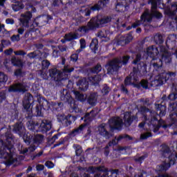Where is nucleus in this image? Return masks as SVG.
<instances>
[{
    "instance_id": "obj_1",
    "label": "nucleus",
    "mask_w": 177,
    "mask_h": 177,
    "mask_svg": "<svg viewBox=\"0 0 177 177\" xmlns=\"http://www.w3.org/2000/svg\"><path fill=\"white\" fill-rule=\"evenodd\" d=\"M159 50L160 52L157 47L151 46L147 48L145 53L146 55L152 58L151 63L153 67V75H156L153 82L155 86L163 85V84H165L169 80V77H175L176 75L175 73H165V71L162 68V62H165V63L171 62V54L163 46H160Z\"/></svg>"
},
{
    "instance_id": "obj_2",
    "label": "nucleus",
    "mask_w": 177,
    "mask_h": 177,
    "mask_svg": "<svg viewBox=\"0 0 177 177\" xmlns=\"http://www.w3.org/2000/svg\"><path fill=\"white\" fill-rule=\"evenodd\" d=\"M6 141H0V158L4 160L6 165H10L13 164L16 160H15V155L13 151V136L9 131L6 133Z\"/></svg>"
},
{
    "instance_id": "obj_3",
    "label": "nucleus",
    "mask_w": 177,
    "mask_h": 177,
    "mask_svg": "<svg viewBox=\"0 0 177 177\" xmlns=\"http://www.w3.org/2000/svg\"><path fill=\"white\" fill-rule=\"evenodd\" d=\"M141 113H146V115H144L145 122H141L139 124L140 128H143V127H146L147 131L151 132H154L155 133L158 132L160 129V121L157 119L158 117V114L156 112H150L149 109L145 106L141 107L140 109ZM149 127V128H147Z\"/></svg>"
},
{
    "instance_id": "obj_4",
    "label": "nucleus",
    "mask_w": 177,
    "mask_h": 177,
    "mask_svg": "<svg viewBox=\"0 0 177 177\" xmlns=\"http://www.w3.org/2000/svg\"><path fill=\"white\" fill-rule=\"evenodd\" d=\"M13 131L22 137L25 143H28V145L31 143V140H34L35 143H41V142L44 140V136L41 134H36L33 137L28 133H26V129H24V127H23L22 122L15 124L13 128Z\"/></svg>"
},
{
    "instance_id": "obj_5",
    "label": "nucleus",
    "mask_w": 177,
    "mask_h": 177,
    "mask_svg": "<svg viewBox=\"0 0 177 177\" xmlns=\"http://www.w3.org/2000/svg\"><path fill=\"white\" fill-rule=\"evenodd\" d=\"M110 21H111V18L98 15L91 19L88 23L87 26L79 28L78 31H80V32H88L89 30H93V28H97V27H104L105 24L110 23Z\"/></svg>"
},
{
    "instance_id": "obj_6",
    "label": "nucleus",
    "mask_w": 177,
    "mask_h": 177,
    "mask_svg": "<svg viewBox=\"0 0 177 177\" xmlns=\"http://www.w3.org/2000/svg\"><path fill=\"white\" fill-rule=\"evenodd\" d=\"M162 1V0H149V3L151 4V12L149 10H145L141 16V21H151L153 16L157 19H161L162 15L157 11V6L160 5Z\"/></svg>"
},
{
    "instance_id": "obj_7",
    "label": "nucleus",
    "mask_w": 177,
    "mask_h": 177,
    "mask_svg": "<svg viewBox=\"0 0 177 177\" xmlns=\"http://www.w3.org/2000/svg\"><path fill=\"white\" fill-rule=\"evenodd\" d=\"M129 56H123L122 58H115L111 61L108 64L105 66L108 74H113L114 71H117L118 68H121L123 66H125L129 62Z\"/></svg>"
},
{
    "instance_id": "obj_8",
    "label": "nucleus",
    "mask_w": 177,
    "mask_h": 177,
    "mask_svg": "<svg viewBox=\"0 0 177 177\" xmlns=\"http://www.w3.org/2000/svg\"><path fill=\"white\" fill-rule=\"evenodd\" d=\"M73 70L74 68L70 69L67 66H65L62 72L57 71V68H53L49 71V75L53 78L54 81H62V80H67L70 73Z\"/></svg>"
},
{
    "instance_id": "obj_9",
    "label": "nucleus",
    "mask_w": 177,
    "mask_h": 177,
    "mask_svg": "<svg viewBox=\"0 0 177 177\" xmlns=\"http://www.w3.org/2000/svg\"><path fill=\"white\" fill-rule=\"evenodd\" d=\"M101 80L102 76L100 75H96L95 77H89L88 80L86 78L80 79L77 83V85L81 91H86V89H88L89 82L93 84V85H96V84H99Z\"/></svg>"
},
{
    "instance_id": "obj_10",
    "label": "nucleus",
    "mask_w": 177,
    "mask_h": 177,
    "mask_svg": "<svg viewBox=\"0 0 177 177\" xmlns=\"http://www.w3.org/2000/svg\"><path fill=\"white\" fill-rule=\"evenodd\" d=\"M28 129L30 131H35V132H47L52 128V123L49 120H43L40 124L31 123L28 125Z\"/></svg>"
},
{
    "instance_id": "obj_11",
    "label": "nucleus",
    "mask_w": 177,
    "mask_h": 177,
    "mask_svg": "<svg viewBox=\"0 0 177 177\" xmlns=\"http://www.w3.org/2000/svg\"><path fill=\"white\" fill-rule=\"evenodd\" d=\"M97 114V110H93L91 111L89 113H86V115L84 116V122L86 124H81L77 129H75L72 132V135L75 136V135H79V133H82V131L84 129H85V127H86V124L88 122H91L93 118H95V116Z\"/></svg>"
},
{
    "instance_id": "obj_12",
    "label": "nucleus",
    "mask_w": 177,
    "mask_h": 177,
    "mask_svg": "<svg viewBox=\"0 0 177 177\" xmlns=\"http://www.w3.org/2000/svg\"><path fill=\"white\" fill-rule=\"evenodd\" d=\"M167 48H171L172 50L171 54L175 55L177 59V35H170L166 41Z\"/></svg>"
},
{
    "instance_id": "obj_13",
    "label": "nucleus",
    "mask_w": 177,
    "mask_h": 177,
    "mask_svg": "<svg viewBox=\"0 0 177 177\" xmlns=\"http://www.w3.org/2000/svg\"><path fill=\"white\" fill-rule=\"evenodd\" d=\"M30 100H32V95L28 93H26L23 101V106L28 117L32 116V106L30 103Z\"/></svg>"
},
{
    "instance_id": "obj_14",
    "label": "nucleus",
    "mask_w": 177,
    "mask_h": 177,
    "mask_svg": "<svg viewBox=\"0 0 177 177\" xmlns=\"http://www.w3.org/2000/svg\"><path fill=\"white\" fill-rule=\"evenodd\" d=\"M32 17V14H31V12L30 11L21 14V17L19 18L20 26H21V27H24L25 28H28V27L31 26L30 22L31 21Z\"/></svg>"
},
{
    "instance_id": "obj_15",
    "label": "nucleus",
    "mask_w": 177,
    "mask_h": 177,
    "mask_svg": "<svg viewBox=\"0 0 177 177\" xmlns=\"http://www.w3.org/2000/svg\"><path fill=\"white\" fill-rule=\"evenodd\" d=\"M123 124L122 119L118 117L113 118L109 120V126L111 129H121Z\"/></svg>"
},
{
    "instance_id": "obj_16",
    "label": "nucleus",
    "mask_w": 177,
    "mask_h": 177,
    "mask_svg": "<svg viewBox=\"0 0 177 177\" xmlns=\"http://www.w3.org/2000/svg\"><path fill=\"white\" fill-rule=\"evenodd\" d=\"M27 86L24 83H17L10 86L8 92H26Z\"/></svg>"
},
{
    "instance_id": "obj_17",
    "label": "nucleus",
    "mask_w": 177,
    "mask_h": 177,
    "mask_svg": "<svg viewBox=\"0 0 177 177\" xmlns=\"http://www.w3.org/2000/svg\"><path fill=\"white\" fill-rule=\"evenodd\" d=\"M102 6H104V1H100L94 6H87L84 10V16H89L91 12L99 10Z\"/></svg>"
},
{
    "instance_id": "obj_18",
    "label": "nucleus",
    "mask_w": 177,
    "mask_h": 177,
    "mask_svg": "<svg viewBox=\"0 0 177 177\" xmlns=\"http://www.w3.org/2000/svg\"><path fill=\"white\" fill-rule=\"evenodd\" d=\"M138 75V70L136 68H133V73L130 74V77H127L124 80L125 85H131V82L132 80L133 82H138V78H136L135 76Z\"/></svg>"
},
{
    "instance_id": "obj_19",
    "label": "nucleus",
    "mask_w": 177,
    "mask_h": 177,
    "mask_svg": "<svg viewBox=\"0 0 177 177\" xmlns=\"http://www.w3.org/2000/svg\"><path fill=\"white\" fill-rule=\"evenodd\" d=\"M12 8L14 12H19L21 9H24V4L23 0H14V3L12 4Z\"/></svg>"
},
{
    "instance_id": "obj_20",
    "label": "nucleus",
    "mask_w": 177,
    "mask_h": 177,
    "mask_svg": "<svg viewBox=\"0 0 177 177\" xmlns=\"http://www.w3.org/2000/svg\"><path fill=\"white\" fill-rule=\"evenodd\" d=\"M98 131L100 134L102 136H104V138L106 139H109L112 136L111 133H108L106 130V124H101L100 127H98Z\"/></svg>"
},
{
    "instance_id": "obj_21",
    "label": "nucleus",
    "mask_w": 177,
    "mask_h": 177,
    "mask_svg": "<svg viewBox=\"0 0 177 177\" xmlns=\"http://www.w3.org/2000/svg\"><path fill=\"white\" fill-rule=\"evenodd\" d=\"M176 10H177V2H174L171 4V6L170 8H167L165 10V12L166 15H168L169 16H174Z\"/></svg>"
},
{
    "instance_id": "obj_22",
    "label": "nucleus",
    "mask_w": 177,
    "mask_h": 177,
    "mask_svg": "<svg viewBox=\"0 0 177 177\" xmlns=\"http://www.w3.org/2000/svg\"><path fill=\"white\" fill-rule=\"evenodd\" d=\"M124 120L126 127H129L132 124V121H133V117L131 115V113L126 112L124 114Z\"/></svg>"
},
{
    "instance_id": "obj_23",
    "label": "nucleus",
    "mask_w": 177,
    "mask_h": 177,
    "mask_svg": "<svg viewBox=\"0 0 177 177\" xmlns=\"http://www.w3.org/2000/svg\"><path fill=\"white\" fill-rule=\"evenodd\" d=\"M156 109L157 111H160L159 116L160 117H164L165 115V111L167 110V106L162 105V104H156Z\"/></svg>"
},
{
    "instance_id": "obj_24",
    "label": "nucleus",
    "mask_w": 177,
    "mask_h": 177,
    "mask_svg": "<svg viewBox=\"0 0 177 177\" xmlns=\"http://www.w3.org/2000/svg\"><path fill=\"white\" fill-rule=\"evenodd\" d=\"M58 120L59 121V122H63V121H68V120H72V121H75V120H77V118H75V116H66L64 115H58Z\"/></svg>"
},
{
    "instance_id": "obj_25",
    "label": "nucleus",
    "mask_w": 177,
    "mask_h": 177,
    "mask_svg": "<svg viewBox=\"0 0 177 177\" xmlns=\"http://www.w3.org/2000/svg\"><path fill=\"white\" fill-rule=\"evenodd\" d=\"M169 118L172 125L174 124L177 126V110L173 109V111L169 115Z\"/></svg>"
},
{
    "instance_id": "obj_26",
    "label": "nucleus",
    "mask_w": 177,
    "mask_h": 177,
    "mask_svg": "<svg viewBox=\"0 0 177 177\" xmlns=\"http://www.w3.org/2000/svg\"><path fill=\"white\" fill-rule=\"evenodd\" d=\"M73 92L76 99L80 100V102H85V100H86V95L81 94L80 92L75 91H73Z\"/></svg>"
},
{
    "instance_id": "obj_27",
    "label": "nucleus",
    "mask_w": 177,
    "mask_h": 177,
    "mask_svg": "<svg viewBox=\"0 0 177 177\" xmlns=\"http://www.w3.org/2000/svg\"><path fill=\"white\" fill-rule=\"evenodd\" d=\"M97 100V95L96 94H91L90 96L88 98V102L91 106H95L96 104V102Z\"/></svg>"
},
{
    "instance_id": "obj_28",
    "label": "nucleus",
    "mask_w": 177,
    "mask_h": 177,
    "mask_svg": "<svg viewBox=\"0 0 177 177\" xmlns=\"http://www.w3.org/2000/svg\"><path fill=\"white\" fill-rule=\"evenodd\" d=\"M78 35L77 33H69L65 35L66 41H73V39H77Z\"/></svg>"
},
{
    "instance_id": "obj_29",
    "label": "nucleus",
    "mask_w": 177,
    "mask_h": 177,
    "mask_svg": "<svg viewBox=\"0 0 177 177\" xmlns=\"http://www.w3.org/2000/svg\"><path fill=\"white\" fill-rule=\"evenodd\" d=\"M11 63L13 64V66H17V67L23 66V62H21V60L17 59L15 57L12 58Z\"/></svg>"
},
{
    "instance_id": "obj_30",
    "label": "nucleus",
    "mask_w": 177,
    "mask_h": 177,
    "mask_svg": "<svg viewBox=\"0 0 177 177\" xmlns=\"http://www.w3.org/2000/svg\"><path fill=\"white\" fill-rule=\"evenodd\" d=\"M125 138H129V136L127 135H122L120 136L117 140H113L112 142L109 143V146H114V145H115L117 143V142H120V140H122V139H125Z\"/></svg>"
},
{
    "instance_id": "obj_31",
    "label": "nucleus",
    "mask_w": 177,
    "mask_h": 177,
    "mask_svg": "<svg viewBox=\"0 0 177 177\" xmlns=\"http://www.w3.org/2000/svg\"><path fill=\"white\" fill-rule=\"evenodd\" d=\"M97 44L98 41L97 39H93L91 41V44H90V48L93 52H96L97 50Z\"/></svg>"
},
{
    "instance_id": "obj_32",
    "label": "nucleus",
    "mask_w": 177,
    "mask_h": 177,
    "mask_svg": "<svg viewBox=\"0 0 177 177\" xmlns=\"http://www.w3.org/2000/svg\"><path fill=\"white\" fill-rule=\"evenodd\" d=\"M80 42V49L77 50V53H80V52L82 51V49H85V48H86V43L85 41V39H81Z\"/></svg>"
},
{
    "instance_id": "obj_33",
    "label": "nucleus",
    "mask_w": 177,
    "mask_h": 177,
    "mask_svg": "<svg viewBox=\"0 0 177 177\" xmlns=\"http://www.w3.org/2000/svg\"><path fill=\"white\" fill-rule=\"evenodd\" d=\"M64 100L65 102H67L68 103H69V104H73V97H71V95H70V93H67L66 95H64Z\"/></svg>"
},
{
    "instance_id": "obj_34",
    "label": "nucleus",
    "mask_w": 177,
    "mask_h": 177,
    "mask_svg": "<svg viewBox=\"0 0 177 177\" xmlns=\"http://www.w3.org/2000/svg\"><path fill=\"white\" fill-rule=\"evenodd\" d=\"M154 39L156 44H162V42L164 41V40L162 39V36L159 34L155 35Z\"/></svg>"
},
{
    "instance_id": "obj_35",
    "label": "nucleus",
    "mask_w": 177,
    "mask_h": 177,
    "mask_svg": "<svg viewBox=\"0 0 177 177\" xmlns=\"http://www.w3.org/2000/svg\"><path fill=\"white\" fill-rule=\"evenodd\" d=\"M37 149V147L35 145H32L29 147L28 150L29 151H34ZM27 148H24L22 151H21V154H26L28 151Z\"/></svg>"
},
{
    "instance_id": "obj_36",
    "label": "nucleus",
    "mask_w": 177,
    "mask_h": 177,
    "mask_svg": "<svg viewBox=\"0 0 177 177\" xmlns=\"http://www.w3.org/2000/svg\"><path fill=\"white\" fill-rule=\"evenodd\" d=\"M152 135L150 131H147V133H142L140 136V139L145 140L148 139V138H151Z\"/></svg>"
},
{
    "instance_id": "obj_37",
    "label": "nucleus",
    "mask_w": 177,
    "mask_h": 177,
    "mask_svg": "<svg viewBox=\"0 0 177 177\" xmlns=\"http://www.w3.org/2000/svg\"><path fill=\"white\" fill-rule=\"evenodd\" d=\"M8 81V76L3 73H0V84L2 82H6Z\"/></svg>"
},
{
    "instance_id": "obj_38",
    "label": "nucleus",
    "mask_w": 177,
    "mask_h": 177,
    "mask_svg": "<svg viewBox=\"0 0 177 177\" xmlns=\"http://www.w3.org/2000/svg\"><path fill=\"white\" fill-rule=\"evenodd\" d=\"M100 71H102V66L100 64H97L96 66H95L92 70L91 73H100Z\"/></svg>"
},
{
    "instance_id": "obj_39",
    "label": "nucleus",
    "mask_w": 177,
    "mask_h": 177,
    "mask_svg": "<svg viewBox=\"0 0 177 177\" xmlns=\"http://www.w3.org/2000/svg\"><path fill=\"white\" fill-rule=\"evenodd\" d=\"M73 147H75V153H76V156H80V154H81V153H82V149H81V147H80V145H73Z\"/></svg>"
},
{
    "instance_id": "obj_40",
    "label": "nucleus",
    "mask_w": 177,
    "mask_h": 177,
    "mask_svg": "<svg viewBox=\"0 0 177 177\" xmlns=\"http://www.w3.org/2000/svg\"><path fill=\"white\" fill-rule=\"evenodd\" d=\"M109 92H110V88H109V86H107L106 85H104L102 90V95H107Z\"/></svg>"
},
{
    "instance_id": "obj_41",
    "label": "nucleus",
    "mask_w": 177,
    "mask_h": 177,
    "mask_svg": "<svg viewBox=\"0 0 177 177\" xmlns=\"http://www.w3.org/2000/svg\"><path fill=\"white\" fill-rule=\"evenodd\" d=\"M41 64L43 66V68H48L50 65V63L48 60H43Z\"/></svg>"
},
{
    "instance_id": "obj_42",
    "label": "nucleus",
    "mask_w": 177,
    "mask_h": 177,
    "mask_svg": "<svg viewBox=\"0 0 177 177\" xmlns=\"http://www.w3.org/2000/svg\"><path fill=\"white\" fill-rule=\"evenodd\" d=\"M39 51H35L33 53H30L29 54H28V57H30V59H34V57H37V55H38Z\"/></svg>"
},
{
    "instance_id": "obj_43",
    "label": "nucleus",
    "mask_w": 177,
    "mask_h": 177,
    "mask_svg": "<svg viewBox=\"0 0 177 177\" xmlns=\"http://www.w3.org/2000/svg\"><path fill=\"white\" fill-rule=\"evenodd\" d=\"M140 84L142 88H145V89H147V88H149V82L147 81L142 80Z\"/></svg>"
},
{
    "instance_id": "obj_44",
    "label": "nucleus",
    "mask_w": 177,
    "mask_h": 177,
    "mask_svg": "<svg viewBox=\"0 0 177 177\" xmlns=\"http://www.w3.org/2000/svg\"><path fill=\"white\" fill-rule=\"evenodd\" d=\"M46 167H47V168L51 169L53 168V167H55V164H53V162H52L51 161H47L45 163Z\"/></svg>"
},
{
    "instance_id": "obj_45",
    "label": "nucleus",
    "mask_w": 177,
    "mask_h": 177,
    "mask_svg": "<svg viewBox=\"0 0 177 177\" xmlns=\"http://www.w3.org/2000/svg\"><path fill=\"white\" fill-rule=\"evenodd\" d=\"M147 157V156H142L141 157H139L138 158H135V160L137 162H139L140 164L142 162V161H143V160H145V158H146Z\"/></svg>"
},
{
    "instance_id": "obj_46",
    "label": "nucleus",
    "mask_w": 177,
    "mask_h": 177,
    "mask_svg": "<svg viewBox=\"0 0 177 177\" xmlns=\"http://www.w3.org/2000/svg\"><path fill=\"white\" fill-rule=\"evenodd\" d=\"M168 99L169 100H175L176 99H177V94L176 93H171L169 95Z\"/></svg>"
},
{
    "instance_id": "obj_47",
    "label": "nucleus",
    "mask_w": 177,
    "mask_h": 177,
    "mask_svg": "<svg viewBox=\"0 0 177 177\" xmlns=\"http://www.w3.org/2000/svg\"><path fill=\"white\" fill-rule=\"evenodd\" d=\"M71 62H77L78 60V55L77 54H73L71 57Z\"/></svg>"
},
{
    "instance_id": "obj_48",
    "label": "nucleus",
    "mask_w": 177,
    "mask_h": 177,
    "mask_svg": "<svg viewBox=\"0 0 177 177\" xmlns=\"http://www.w3.org/2000/svg\"><path fill=\"white\" fill-rule=\"evenodd\" d=\"M6 93L5 91H2L0 92V102H1L2 100H5V96Z\"/></svg>"
},
{
    "instance_id": "obj_49",
    "label": "nucleus",
    "mask_w": 177,
    "mask_h": 177,
    "mask_svg": "<svg viewBox=\"0 0 177 177\" xmlns=\"http://www.w3.org/2000/svg\"><path fill=\"white\" fill-rule=\"evenodd\" d=\"M11 39L15 41H20V35H13L11 37Z\"/></svg>"
},
{
    "instance_id": "obj_50",
    "label": "nucleus",
    "mask_w": 177,
    "mask_h": 177,
    "mask_svg": "<svg viewBox=\"0 0 177 177\" xmlns=\"http://www.w3.org/2000/svg\"><path fill=\"white\" fill-rule=\"evenodd\" d=\"M140 60V55L138 54L136 57V59L133 62V64H138V62Z\"/></svg>"
},
{
    "instance_id": "obj_51",
    "label": "nucleus",
    "mask_w": 177,
    "mask_h": 177,
    "mask_svg": "<svg viewBox=\"0 0 177 177\" xmlns=\"http://www.w3.org/2000/svg\"><path fill=\"white\" fill-rule=\"evenodd\" d=\"M44 168H45L44 165H37L36 166L37 171H43Z\"/></svg>"
},
{
    "instance_id": "obj_52",
    "label": "nucleus",
    "mask_w": 177,
    "mask_h": 177,
    "mask_svg": "<svg viewBox=\"0 0 177 177\" xmlns=\"http://www.w3.org/2000/svg\"><path fill=\"white\" fill-rule=\"evenodd\" d=\"M14 53H15V55H17V56H23V55H26V53L21 50L15 51Z\"/></svg>"
},
{
    "instance_id": "obj_53",
    "label": "nucleus",
    "mask_w": 177,
    "mask_h": 177,
    "mask_svg": "<svg viewBox=\"0 0 177 177\" xmlns=\"http://www.w3.org/2000/svg\"><path fill=\"white\" fill-rule=\"evenodd\" d=\"M6 23L7 24H15V21L13 19H7L6 20Z\"/></svg>"
},
{
    "instance_id": "obj_54",
    "label": "nucleus",
    "mask_w": 177,
    "mask_h": 177,
    "mask_svg": "<svg viewBox=\"0 0 177 177\" xmlns=\"http://www.w3.org/2000/svg\"><path fill=\"white\" fill-rule=\"evenodd\" d=\"M38 19H40V20H45V19H48V16H42V17H38L36 19H35L34 22L35 23Z\"/></svg>"
},
{
    "instance_id": "obj_55",
    "label": "nucleus",
    "mask_w": 177,
    "mask_h": 177,
    "mask_svg": "<svg viewBox=\"0 0 177 177\" xmlns=\"http://www.w3.org/2000/svg\"><path fill=\"white\" fill-rule=\"evenodd\" d=\"M53 57H57L59 56V51L54 50L53 52Z\"/></svg>"
},
{
    "instance_id": "obj_56",
    "label": "nucleus",
    "mask_w": 177,
    "mask_h": 177,
    "mask_svg": "<svg viewBox=\"0 0 177 177\" xmlns=\"http://www.w3.org/2000/svg\"><path fill=\"white\" fill-rule=\"evenodd\" d=\"M13 52V50L12 48H10L8 50H6L4 53L6 55H12V53Z\"/></svg>"
},
{
    "instance_id": "obj_57",
    "label": "nucleus",
    "mask_w": 177,
    "mask_h": 177,
    "mask_svg": "<svg viewBox=\"0 0 177 177\" xmlns=\"http://www.w3.org/2000/svg\"><path fill=\"white\" fill-rule=\"evenodd\" d=\"M140 21H138L136 23L133 24L132 27L133 28H136V27H138V26H140Z\"/></svg>"
},
{
    "instance_id": "obj_58",
    "label": "nucleus",
    "mask_w": 177,
    "mask_h": 177,
    "mask_svg": "<svg viewBox=\"0 0 177 177\" xmlns=\"http://www.w3.org/2000/svg\"><path fill=\"white\" fill-rule=\"evenodd\" d=\"M5 31V25L0 24V32H3Z\"/></svg>"
},
{
    "instance_id": "obj_59",
    "label": "nucleus",
    "mask_w": 177,
    "mask_h": 177,
    "mask_svg": "<svg viewBox=\"0 0 177 177\" xmlns=\"http://www.w3.org/2000/svg\"><path fill=\"white\" fill-rule=\"evenodd\" d=\"M15 75H21V70L17 69V71H15Z\"/></svg>"
},
{
    "instance_id": "obj_60",
    "label": "nucleus",
    "mask_w": 177,
    "mask_h": 177,
    "mask_svg": "<svg viewBox=\"0 0 177 177\" xmlns=\"http://www.w3.org/2000/svg\"><path fill=\"white\" fill-rule=\"evenodd\" d=\"M24 32V29H23L22 28H20L18 29V33L20 34L21 35H22Z\"/></svg>"
},
{
    "instance_id": "obj_61",
    "label": "nucleus",
    "mask_w": 177,
    "mask_h": 177,
    "mask_svg": "<svg viewBox=\"0 0 177 177\" xmlns=\"http://www.w3.org/2000/svg\"><path fill=\"white\" fill-rule=\"evenodd\" d=\"M141 102H142L143 104H148L149 99H143L141 100Z\"/></svg>"
},
{
    "instance_id": "obj_62",
    "label": "nucleus",
    "mask_w": 177,
    "mask_h": 177,
    "mask_svg": "<svg viewBox=\"0 0 177 177\" xmlns=\"http://www.w3.org/2000/svg\"><path fill=\"white\" fill-rule=\"evenodd\" d=\"M41 76L44 80H48V75L41 73Z\"/></svg>"
},
{
    "instance_id": "obj_63",
    "label": "nucleus",
    "mask_w": 177,
    "mask_h": 177,
    "mask_svg": "<svg viewBox=\"0 0 177 177\" xmlns=\"http://www.w3.org/2000/svg\"><path fill=\"white\" fill-rule=\"evenodd\" d=\"M5 5V0H0V6L3 7Z\"/></svg>"
},
{
    "instance_id": "obj_64",
    "label": "nucleus",
    "mask_w": 177,
    "mask_h": 177,
    "mask_svg": "<svg viewBox=\"0 0 177 177\" xmlns=\"http://www.w3.org/2000/svg\"><path fill=\"white\" fill-rule=\"evenodd\" d=\"M122 91H123V92H128L127 88H125V87H124V86H122Z\"/></svg>"
}]
</instances>
